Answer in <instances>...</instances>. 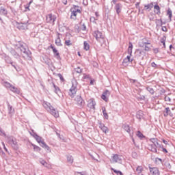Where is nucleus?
Masks as SVG:
<instances>
[{
	"label": "nucleus",
	"mask_w": 175,
	"mask_h": 175,
	"mask_svg": "<svg viewBox=\"0 0 175 175\" xmlns=\"http://www.w3.org/2000/svg\"><path fill=\"white\" fill-rule=\"evenodd\" d=\"M58 77H59L61 81H65V79H64V77L60 73L57 74Z\"/></svg>",
	"instance_id": "nucleus-50"
},
{
	"label": "nucleus",
	"mask_w": 175,
	"mask_h": 175,
	"mask_svg": "<svg viewBox=\"0 0 175 175\" xmlns=\"http://www.w3.org/2000/svg\"><path fill=\"white\" fill-rule=\"evenodd\" d=\"M56 46H62V43H61V37H59V33L57 34V38L55 40Z\"/></svg>",
	"instance_id": "nucleus-26"
},
{
	"label": "nucleus",
	"mask_w": 175,
	"mask_h": 175,
	"mask_svg": "<svg viewBox=\"0 0 175 175\" xmlns=\"http://www.w3.org/2000/svg\"><path fill=\"white\" fill-rule=\"evenodd\" d=\"M3 85L4 87H5L6 88H12V84H10V83L8 82V81H5L3 82Z\"/></svg>",
	"instance_id": "nucleus-37"
},
{
	"label": "nucleus",
	"mask_w": 175,
	"mask_h": 175,
	"mask_svg": "<svg viewBox=\"0 0 175 175\" xmlns=\"http://www.w3.org/2000/svg\"><path fill=\"white\" fill-rule=\"evenodd\" d=\"M16 50H18H18L21 51V54L24 59H26L27 61H31V59H32V55L31 52L25 48V46L24 44H20L19 45H18V48L16 49Z\"/></svg>",
	"instance_id": "nucleus-1"
},
{
	"label": "nucleus",
	"mask_w": 175,
	"mask_h": 175,
	"mask_svg": "<svg viewBox=\"0 0 175 175\" xmlns=\"http://www.w3.org/2000/svg\"><path fill=\"white\" fill-rule=\"evenodd\" d=\"M146 90L150 92V94H151V95H154V89L152 88L148 87L146 88Z\"/></svg>",
	"instance_id": "nucleus-38"
},
{
	"label": "nucleus",
	"mask_w": 175,
	"mask_h": 175,
	"mask_svg": "<svg viewBox=\"0 0 175 175\" xmlns=\"http://www.w3.org/2000/svg\"><path fill=\"white\" fill-rule=\"evenodd\" d=\"M54 55L57 58V59H61V56L59 55V53L57 52L54 53Z\"/></svg>",
	"instance_id": "nucleus-47"
},
{
	"label": "nucleus",
	"mask_w": 175,
	"mask_h": 175,
	"mask_svg": "<svg viewBox=\"0 0 175 175\" xmlns=\"http://www.w3.org/2000/svg\"><path fill=\"white\" fill-rule=\"evenodd\" d=\"M167 16H168L170 21H172V12L170 8H168L167 10Z\"/></svg>",
	"instance_id": "nucleus-33"
},
{
	"label": "nucleus",
	"mask_w": 175,
	"mask_h": 175,
	"mask_svg": "<svg viewBox=\"0 0 175 175\" xmlns=\"http://www.w3.org/2000/svg\"><path fill=\"white\" fill-rule=\"evenodd\" d=\"M113 172L116 173L117 175H122V172L121 171H118L116 170L112 169Z\"/></svg>",
	"instance_id": "nucleus-44"
},
{
	"label": "nucleus",
	"mask_w": 175,
	"mask_h": 175,
	"mask_svg": "<svg viewBox=\"0 0 175 175\" xmlns=\"http://www.w3.org/2000/svg\"><path fill=\"white\" fill-rule=\"evenodd\" d=\"M152 8H154V3L152 2L144 5L145 10H148V12H150Z\"/></svg>",
	"instance_id": "nucleus-22"
},
{
	"label": "nucleus",
	"mask_w": 175,
	"mask_h": 175,
	"mask_svg": "<svg viewBox=\"0 0 175 175\" xmlns=\"http://www.w3.org/2000/svg\"><path fill=\"white\" fill-rule=\"evenodd\" d=\"M0 133H2L3 136H6L5 131H2V129L0 127Z\"/></svg>",
	"instance_id": "nucleus-60"
},
{
	"label": "nucleus",
	"mask_w": 175,
	"mask_h": 175,
	"mask_svg": "<svg viewBox=\"0 0 175 175\" xmlns=\"http://www.w3.org/2000/svg\"><path fill=\"white\" fill-rule=\"evenodd\" d=\"M67 161L70 164L73 163V157H72V155H68Z\"/></svg>",
	"instance_id": "nucleus-36"
},
{
	"label": "nucleus",
	"mask_w": 175,
	"mask_h": 175,
	"mask_svg": "<svg viewBox=\"0 0 175 175\" xmlns=\"http://www.w3.org/2000/svg\"><path fill=\"white\" fill-rule=\"evenodd\" d=\"M55 20H57V16L55 14H49L46 16V21L49 24H52L53 25H54Z\"/></svg>",
	"instance_id": "nucleus-7"
},
{
	"label": "nucleus",
	"mask_w": 175,
	"mask_h": 175,
	"mask_svg": "<svg viewBox=\"0 0 175 175\" xmlns=\"http://www.w3.org/2000/svg\"><path fill=\"white\" fill-rule=\"evenodd\" d=\"M4 137H6L7 143H8V144H10L14 150H17L18 148V145L17 144V141L16 140V138L12 136L7 135L4 136Z\"/></svg>",
	"instance_id": "nucleus-4"
},
{
	"label": "nucleus",
	"mask_w": 175,
	"mask_h": 175,
	"mask_svg": "<svg viewBox=\"0 0 175 175\" xmlns=\"http://www.w3.org/2000/svg\"><path fill=\"white\" fill-rule=\"evenodd\" d=\"M161 29L163 32H167V28L165 26L162 27Z\"/></svg>",
	"instance_id": "nucleus-59"
},
{
	"label": "nucleus",
	"mask_w": 175,
	"mask_h": 175,
	"mask_svg": "<svg viewBox=\"0 0 175 175\" xmlns=\"http://www.w3.org/2000/svg\"><path fill=\"white\" fill-rule=\"evenodd\" d=\"M44 166V167H46V169H51L52 168L51 164H50L47 162L45 163V165Z\"/></svg>",
	"instance_id": "nucleus-41"
},
{
	"label": "nucleus",
	"mask_w": 175,
	"mask_h": 175,
	"mask_svg": "<svg viewBox=\"0 0 175 175\" xmlns=\"http://www.w3.org/2000/svg\"><path fill=\"white\" fill-rule=\"evenodd\" d=\"M165 41H166V37L164 36V37L161 38V43H162V44L163 43H165Z\"/></svg>",
	"instance_id": "nucleus-55"
},
{
	"label": "nucleus",
	"mask_w": 175,
	"mask_h": 175,
	"mask_svg": "<svg viewBox=\"0 0 175 175\" xmlns=\"http://www.w3.org/2000/svg\"><path fill=\"white\" fill-rule=\"evenodd\" d=\"M158 21V24H157V25H160L161 27H162V25H163V22H162V19H160V20H158L157 21Z\"/></svg>",
	"instance_id": "nucleus-57"
},
{
	"label": "nucleus",
	"mask_w": 175,
	"mask_h": 175,
	"mask_svg": "<svg viewBox=\"0 0 175 175\" xmlns=\"http://www.w3.org/2000/svg\"><path fill=\"white\" fill-rule=\"evenodd\" d=\"M131 61V55H127L126 57H125L122 62V64L124 66H128L129 65Z\"/></svg>",
	"instance_id": "nucleus-20"
},
{
	"label": "nucleus",
	"mask_w": 175,
	"mask_h": 175,
	"mask_svg": "<svg viewBox=\"0 0 175 175\" xmlns=\"http://www.w3.org/2000/svg\"><path fill=\"white\" fill-rule=\"evenodd\" d=\"M75 100L77 106L79 107V109H83L85 106V101H84V99L80 95L77 96Z\"/></svg>",
	"instance_id": "nucleus-5"
},
{
	"label": "nucleus",
	"mask_w": 175,
	"mask_h": 175,
	"mask_svg": "<svg viewBox=\"0 0 175 175\" xmlns=\"http://www.w3.org/2000/svg\"><path fill=\"white\" fill-rule=\"evenodd\" d=\"M154 12L156 13V14H161V8L159 7V5H158V4L154 5Z\"/></svg>",
	"instance_id": "nucleus-23"
},
{
	"label": "nucleus",
	"mask_w": 175,
	"mask_h": 175,
	"mask_svg": "<svg viewBox=\"0 0 175 175\" xmlns=\"http://www.w3.org/2000/svg\"><path fill=\"white\" fill-rule=\"evenodd\" d=\"M34 139H36V142H38L43 148H45L46 150H49V148H50L44 142L42 141V137L37 135Z\"/></svg>",
	"instance_id": "nucleus-8"
},
{
	"label": "nucleus",
	"mask_w": 175,
	"mask_h": 175,
	"mask_svg": "<svg viewBox=\"0 0 175 175\" xmlns=\"http://www.w3.org/2000/svg\"><path fill=\"white\" fill-rule=\"evenodd\" d=\"M101 99H103V100H105V102H107V96H106V94H104V93H103L101 96Z\"/></svg>",
	"instance_id": "nucleus-43"
},
{
	"label": "nucleus",
	"mask_w": 175,
	"mask_h": 175,
	"mask_svg": "<svg viewBox=\"0 0 175 175\" xmlns=\"http://www.w3.org/2000/svg\"><path fill=\"white\" fill-rule=\"evenodd\" d=\"M112 162H114L115 163H121L122 162V159L121 158V156L116 154L112 157Z\"/></svg>",
	"instance_id": "nucleus-12"
},
{
	"label": "nucleus",
	"mask_w": 175,
	"mask_h": 175,
	"mask_svg": "<svg viewBox=\"0 0 175 175\" xmlns=\"http://www.w3.org/2000/svg\"><path fill=\"white\" fill-rule=\"evenodd\" d=\"M157 148H158L154 146V145H152V144H149L148 146V150H149V151H152V152H154V154H158Z\"/></svg>",
	"instance_id": "nucleus-15"
},
{
	"label": "nucleus",
	"mask_w": 175,
	"mask_h": 175,
	"mask_svg": "<svg viewBox=\"0 0 175 175\" xmlns=\"http://www.w3.org/2000/svg\"><path fill=\"white\" fill-rule=\"evenodd\" d=\"M77 81L76 79L72 80V86L68 92V95L71 98H75L76 93L77 92Z\"/></svg>",
	"instance_id": "nucleus-2"
},
{
	"label": "nucleus",
	"mask_w": 175,
	"mask_h": 175,
	"mask_svg": "<svg viewBox=\"0 0 175 175\" xmlns=\"http://www.w3.org/2000/svg\"><path fill=\"white\" fill-rule=\"evenodd\" d=\"M40 163H41V165H42V166H44V165L46 163V161H44V159L40 160Z\"/></svg>",
	"instance_id": "nucleus-56"
},
{
	"label": "nucleus",
	"mask_w": 175,
	"mask_h": 175,
	"mask_svg": "<svg viewBox=\"0 0 175 175\" xmlns=\"http://www.w3.org/2000/svg\"><path fill=\"white\" fill-rule=\"evenodd\" d=\"M99 128L101 129V131H103L104 133H109V129L107 126H105L104 124L100 123Z\"/></svg>",
	"instance_id": "nucleus-19"
},
{
	"label": "nucleus",
	"mask_w": 175,
	"mask_h": 175,
	"mask_svg": "<svg viewBox=\"0 0 175 175\" xmlns=\"http://www.w3.org/2000/svg\"><path fill=\"white\" fill-rule=\"evenodd\" d=\"M158 65H157V64H155V62H152L151 63V67L152 68H157Z\"/></svg>",
	"instance_id": "nucleus-58"
},
{
	"label": "nucleus",
	"mask_w": 175,
	"mask_h": 175,
	"mask_svg": "<svg viewBox=\"0 0 175 175\" xmlns=\"http://www.w3.org/2000/svg\"><path fill=\"white\" fill-rule=\"evenodd\" d=\"M102 110H103V114L105 117V118L106 120H109V115L107 114V113L106 112V108H105V107H102Z\"/></svg>",
	"instance_id": "nucleus-31"
},
{
	"label": "nucleus",
	"mask_w": 175,
	"mask_h": 175,
	"mask_svg": "<svg viewBox=\"0 0 175 175\" xmlns=\"http://www.w3.org/2000/svg\"><path fill=\"white\" fill-rule=\"evenodd\" d=\"M10 54H12V55H13L14 58H16V59H20V55L17 53V52L14 49L11 48L10 49Z\"/></svg>",
	"instance_id": "nucleus-18"
},
{
	"label": "nucleus",
	"mask_w": 175,
	"mask_h": 175,
	"mask_svg": "<svg viewBox=\"0 0 175 175\" xmlns=\"http://www.w3.org/2000/svg\"><path fill=\"white\" fill-rule=\"evenodd\" d=\"M17 28L22 31H23L24 29H27V24L23 23H17Z\"/></svg>",
	"instance_id": "nucleus-21"
},
{
	"label": "nucleus",
	"mask_w": 175,
	"mask_h": 175,
	"mask_svg": "<svg viewBox=\"0 0 175 175\" xmlns=\"http://www.w3.org/2000/svg\"><path fill=\"white\" fill-rule=\"evenodd\" d=\"M0 13H1V14H3V16H6V14H8V10H6V9H5V8H3V7H1L0 8Z\"/></svg>",
	"instance_id": "nucleus-32"
},
{
	"label": "nucleus",
	"mask_w": 175,
	"mask_h": 175,
	"mask_svg": "<svg viewBox=\"0 0 175 175\" xmlns=\"http://www.w3.org/2000/svg\"><path fill=\"white\" fill-rule=\"evenodd\" d=\"M104 95H106V96H110V92L109 90H106L103 93Z\"/></svg>",
	"instance_id": "nucleus-53"
},
{
	"label": "nucleus",
	"mask_w": 175,
	"mask_h": 175,
	"mask_svg": "<svg viewBox=\"0 0 175 175\" xmlns=\"http://www.w3.org/2000/svg\"><path fill=\"white\" fill-rule=\"evenodd\" d=\"M145 51H150V46L146 45L145 46Z\"/></svg>",
	"instance_id": "nucleus-63"
},
{
	"label": "nucleus",
	"mask_w": 175,
	"mask_h": 175,
	"mask_svg": "<svg viewBox=\"0 0 175 175\" xmlns=\"http://www.w3.org/2000/svg\"><path fill=\"white\" fill-rule=\"evenodd\" d=\"M133 49V44H132V42H129V46L128 48V54H129L130 57L132 55Z\"/></svg>",
	"instance_id": "nucleus-28"
},
{
	"label": "nucleus",
	"mask_w": 175,
	"mask_h": 175,
	"mask_svg": "<svg viewBox=\"0 0 175 175\" xmlns=\"http://www.w3.org/2000/svg\"><path fill=\"white\" fill-rule=\"evenodd\" d=\"M122 129L127 132V133H131V127L129 124H124L122 125Z\"/></svg>",
	"instance_id": "nucleus-25"
},
{
	"label": "nucleus",
	"mask_w": 175,
	"mask_h": 175,
	"mask_svg": "<svg viewBox=\"0 0 175 175\" xmlns=\"http://www.w3.org/2000/svg\"><path fill=\"white\" fill-rule=\"evenodd\" d=\"M96 105V103L95 102V100H94V98H90L88 100V107H89L90 109H92L93 110H95Z\"/></svg>",
	"instance_id": "nucleus-14"
},
{
	"label": "nucleus",
	"mask_w": 175,
	"mask_h": 175,
	"mask_svg": "<svg viewBox=\"0 0 175 175\" xmlns=\"http://www.w3.org/2000/svg\"><path fill=\"white\" fill-rule=\"evenodd\" d=\"M95 17H94V16H92V17H90V21L92 22V23H95Z\"/></svg>",
	"instance_id": "nucleus-62"
},
{
	"label": "nucleus",
	"mask_w": 175,
	"mask_h": 175,
	"mask_svg": "<svg viewBox=\"0 0 175 175\" xmlns=\"http://www.w3.org/2000/svg\"><path fill=\"white\" fill-rule=\"evenodd\" d=\"M132 157L133 158H135V159L137 158V153L136 152H133Z\"/></svg>",
	"instance_id": "nucleus-54"
},
{
	"label": "nucleus",
	"mask_w": 175,
	"mask_h": 175,
	"mask_svg": "<svg viewBox=\"0 0 175 175\" xmlns=\"http://www.w3.org/2000/svg\"><path fill=\"white\" fill-rule=\"evenodd\" d=\"M144 170V168H143V166H137L136 168V172H137V174H141L143 173V171Z\"/></svg>",
	"instance_id": "nucleus-27"
},
{
	"label": "nucleus",
	"mask_w": 175,
	"mask_h": 175,
	"mask_svg": "<svg viewBox=\"0 0 175 175\" xmlns=\"http://www.w3.org/2000/svg\"><path fill=\"white\" fill-rule=\"evenodd\" d=\"M77 8H79V6L74 5V8L70 9V12H71L70 18H72L73 20H76V16H77L78 13L79 14L81 13V10Z\"/></svg>",
	"instance_id": "nucleus-6"
},
{
	"label": "nucleus",
	"mask_w": 175,
	"mask_h": 175,
	"mask_svg": "<svg viewBox=\"0 0 175 175\" xmlns=\"http://www.w3.org/2000/svg\"><path fill=\"white\" fill-rule=\"evenodd\" d=\"M49 113L52 116H54L55 118H58V117H59V113H58V111H57V109H55L54 107H53L52 109H51Z\"/></svg>",
	"instance_id": "nucleus-17"
},
{
	"label": "nucleus",
	"mask_w": 175,
	"mask_h": 175,
	"mask_svg": "<svg viewBox=\"0 0 175 175\" xmlns=\"http://www.w3.org/2000/svg\"><path fill=\"white\" fill-rule=\"evenodd\" d=\"M83 49L84 50H85L86 51H88V50H90V44H88L87 42V41H85L83 42Z\"/></svg>",
	"instance_id": "nucleus-34"
},
{
	"label": "nucleus",
	"mask_w": 175,
	"mask_h": 175,
	"mask_svg": "<svg viewBox=\"0 0 175 175\" xmlns=\"http://www.w3.org/2000/svg\"><path fill=\"white\" fill-rule=\"evenodd\" d=\"M143 111H138L137 112V115H136V117L138 120H142V118H143Z\"/></svg>",
	"instance_id": "nucleus-29"
},
{
	"label": "nucleus",
	"mask_w": 175,
	"mask_h": 175,
	"mask_svg": "<svg viewBox=\"0 0 175 175\" xmlns=\"http://www.w3.org/2000/svg\"><path fill=\"white\" fill-rule=\"evenodd\" d=\"M93 36L101 45L105 43V36L102 31H99L98 30L94 31L93 32Z\"/></svg>",
	"instance_id": "nucleus-3"
},
{
	"label": "nucleus",
	"mask_w": 175,
	"mask_h": 175,
	"mask_svg": "<svg viewBox=\"0 0 175 175\" xmlns=\"http://www.w3.org/2000/svg\"><path fill=\"white\" fill-rule=\"evenodd\" d=\"M33 150L35 151H40V150H41L40 147H39L36 145H33Z\"/></svg>",
	"instance_id": "nucleus-42"
},
{
	"label": "nucleus",
	"mask_w": 175,
	"mask_h": 175,
	"mask_svg": "<svg viewBox=\"0 0 175 175\" xmlns=\"http://www.w3.org/2000/svg\"><path fill=\"white\" fill-rule=\"evenodd\" d=\"M53 85L54 87L55 94H57L58 95V93L61 92V90H59V88H58V86L55 85V84L53 83Z\"/></svg>",
	"instance_id": "nucleus-35"
},
{
	"label": "nucleus",
	"mask_w": 175,
	"mask_h": 175,
	"mask_svg": "<svg viewBox=\"0 0 175 175\" xmlns=\"http://www.w3.org/2000/svg\"><path fill=\"white\" fill-rule=\"evenodd\" d=\"M29 6H30V5H28V4H27V5H25V10H29V11L31 10L29 9Z\"/></svg>",
	"instance_id": "nucleus-64"
},
{
	"label": "nucleus",
	"mask_w": 175,
	"mask_h": 175,
	"mask_svg": "<svg viewBox=\"0 0 175 175\" xmlns=\"http://www.w3.org/2000/svg\"><path fill=\"white\" fill-rule=\"evenodd\" d=\"M137 136L139 137V139H143V137H144V135H143L140 131H137Z\"/></svg>",
	"instance_id": "nucleus-39"
},
{
	"label": "nucleus",
	"mask_w": 175,
	"mask_h": 175,
	"mask_svg": "<svg viewBox=\"0 0 175 175\" xmlns=\"http://www.w3.org/2000/svg\"><path fill=\"white\" fill-rule=\"evenodd\" d=\"M75 71L77 72V73H81L83 72V70L80 68V67H78L75 69Z\"/></svg>",
	"instance_id": "nucleus-51"
},
{
	"label": "nucleus",
	"mask_w": 175,
	"mask_h": 175,
	"mask_svg": "<svg viewBox=\"0 0 175 175\" xmlns=\"http://www.w3.org/2000/svg\"><path fill=\"white\" fill-rule=\"evenodd\" d=\"M111 4L115 5V10L116 11L117 14H120V13H121V10H122V4H121V3Z\"/></svg>",
	"instance_id": "nucleus-13"
},
{
	"label": "nucleus",
	"mask_w": 175,
	"mask_h": 175,
	"mask_svg": "<svg viewBox=\"0 0 175 175\" xmlns=\"http://www.w3.org/2000/svg\"><path fill=\"white\" fill-rule=\"evenodd\" d=\"M150 143L152 144L159 148H163V145L159 144V140L157 138H151L150 139Z\"/></svg>",
	"instance_id": "nucleus-11"
},
{
	"label": "nucleus",
	"mask_w": 175,
	"mask_h": 175,
	"mask_svg": "<svg viewBox=\"0 0 175 175\" xmlns=\"http://www.w3.org/2000/svg\"><path fill=\"white\" fill-rule=\"evenodd\" d=\"M164 100L165 102H172V98H170V97L166 96L165 98H164Z\"/></svg>",
	"instance_id": "nucleus-48"
},
{
	"label": "nucleus",
	"mask_w": 175,
	"mask_h": 175,
	"mask_svg": "<svg viewBox=\"0 0 175 175\" xmlns=\"http://www.w3.org/2000/svg\"><path fill=\"white\" fill-rule=\"evenodd\" d=\"M51 49H52L53 54H55V53L58 52V51L53 45H51Z\"/></svg>",
	"instance_id": "nucleus-52"
},
{
	"label": "nucleus",
	"mask_w": 175,
	"mask_h": 175,
	"mask_svg": "<svg viewBox=\"0 0 175 175\" xmlns=\"http://www.w3.org/2000/svg\"><path fill=\"white\" fill-rule=\"evenodd\" d=\"M149 171L150 175H161L159 169L157 167H150L149 166Z\"/></svg>",
	"instance_id": "nucleus-10"
},
{
	"label": "nucleus",
	"mask_w": 175,
	"mask_h": 175,
	"mask_svg": "<svg viewBox=\"0 0 175 175\" xmlns=\"http://www.w3.org/2000/svg\"><path fill=\"white\" fill-rule=\"evenodd\" d=\"M4 59H5V62H6V64H10V65L13 66V68H14V69H16L17 71L18 70V69L17 68V64L16 62L12 61V58H10V57L5 56Z\"/></svg>",
	"instance_id": "nucleus-9"
},
{
	"label": "nucleus",
	"mask_w": 175,
	"mask_h": 175,
	"mask_svg": "<svg viewBox=\"0 0 175 175\" xmlns=\"http://www.w3.org/2000/svg\"><path fill=\"white\" fill-rule=\"evenodd\" d=\"M162 148L163 152H165V154H167V150H166V148H163H163Z\"/></svg>",
	"instance_id": "nucleus-61"
},
{
	"label": "nucleus",
	"mask_w": 175,
	"mask_h": 175,
	"mask_svg": "<svg viewBox=\"0 0 175 175\" xmlns=\"http://www.w3.org/2000/svg\"><path fill=\"white\" fill-rule=\"evenodd\" d=\"M65 44H66V46H72V42H70V40H66Z\"/></svg>",
	"instance_id": "nucleus-49"
},
{
	"label": "nucleus",
	"mask_w": 175,
	"mask_h": 175,
	"mask_svg": "<svg viewBox=\"0 0 175 175\" xmlns=\"http://www.w3.org/2000/svg\"><path fill=\"white\" fill-rule=\"evenodd\" d=\"M169 113H170V108L169 107L165 108V113L164 114V116L166 117V116L169 115Z\"/></svg>",
	"instance_id": "nucleus-45"
},
{
	"label": "nucleus",
	"mask_w": 175,
	"mask_h": 175,
	"mask_svg": "<svg viewBox=\"0 0 175 175\" xmlns=\"http://www.w3.org/2000/svg\"><path fill=\"white\" fill-rule=\"evenodd\" d=\"M7 105H8L9 113L13 114L14 113V109H13V107L10 105V104L8 101H7Z\"/></svg>",
	"instance_id": "nucleus-24"
},
{
	"label": "nucleus",
	"mask_w": 175,
	"mask_h": 175,
	"mask_svg": "<svg viewBox=\"0 0 175 175\" xmlns=\"http://www.w3.org/2000/svg\"><path fill=\"white\" fill-rule=\"evenodd\" d=\"M42 106L44 107V109H46V110H47V111H49L51 110V109H53V106H51V104H50V103L47 102V101H44L42 103Z\"/></svg>",
	"instance_id": "nucleus-16"
},
{
	"label": "nucleus",
	"mask_w": 175,
	"mask_h": 175,
	"mask_svg": "<svg viewBox=\"0 0 175 175\" xmlns=\"http://www.w3.org/2000/svg\"><path fill=\"white\" fill-rule=\"evenodd\" d=\"M30 135L34 137V139L38 136V134H36V133H35V131H33V130L31 131V132L30 133Z\"/></svg>",
	"instance_id": "nucleus-46"
},
{
	"label": "nucleus",
	"mask_w": 175,
	"mask_h": 175,
	"mask_svg": "<svg viewBox=\"0 0 175 175\" xmlns=\"http://www.w3.org/2000/svg\"><path fill=\"white\" fill-rule=\"evenodd\" d=\"M137 100H144L146 99V96H137Z\"/></svg>",
	"instance_id": "nucleus-40"
},
{
	"label": "nucleus",
	"mask_w": 175,
	"mask_h": 175,
	"mask_svg": "<svg viewBox=\"0 0 175 175\" xmlns=\"http://www.w3.org/2000/svg\"><path fill=\"white\" fill-rule=\"evenodd\" d=\"M10 91L15 92L16 94H20V90H18L17 88L13 86V85L10 88Z\"/></svg>",
	"instance_id": "nucleus-30"
}]
</instances>
